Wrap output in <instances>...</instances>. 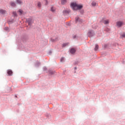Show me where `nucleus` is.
Returning <instances> with one entry per match:
<instances>
[{"mask_svg": "<svg viewBox=\"0 0 125 125\" xmlns=\"http://www.w3.org/2000/svg\"><path fill=\"white\" fill-rule=\"evenodd\" d=\"M68 44H69L68 43H63V44H62V47H65V46H67V45H68Z\"/></svg>", "mask_w": 125, "mask_h": 125, "instance_id": "dca6fc26", "label": "nucleus"}, {"mask_svg": "<svg viewBox=\"0 0 125 125\" xmlns=\"http://www.w3.org/2000/svg\"><path fill=\"white\" fill-rule=\"evenodd\" d=\"M63 60H64V58H62L61 59V62H62Z\"/></svg>", "mask_w": 125, "mask_h": 125, "instance_id": "4be33fe9", "label": "nucleus"}, {"mask_svg": "<svg viewBox=\"0 0 125 125\" xmlns=\"http://www.w3.org/2000/svg\"><path fill=\"white\" fill-rule=\"evenodd\" d=\"M94 35V34L93 33V32L92 31H90L88 33V35L89 36V37H92V36H93Z\"/></svg>", "mask_w": 125, "mask_h": 125, "instance_id": "7ed1b4c3", "label": "nucleus"}, {"mask_svg": "<svg viewBox=\"0 0 125 125\" xmlns=\"http://www.w3.org/2000/svg\"><path fill=\"white\" fill-rule=\"evenodd\" d=\"M27 22H28L29 25H31L32 24V23H33V21H32V19H29L27 20Z\"/></svg>", "mask_w": 125, "mask_h": 125, "instance_id": "0eeeda50", "label": "nucleus"}, {"mask_svg": "<svg viewBox=\"0 0 125 125\" xmlns=\"http://www.w3.org/2000/svg\"><path fill=\"white\" fill-rule=\"evenodd\" d=\"M102 23H104V24H109V20H104L102 21Z\"/></svg>", "mask_w": 125, "mask_h": 125, "instance_id": "423d86ee", "label": "nucleus"}, {"mask_svg": "<svg viewBox=\"0 0 125 125\" xmlns=\"http://www.w3.org/2000/svg\"><path fill=\"white\" fill-rule=\"evenodd\" d=\"M71 6L73 10H81L83 7V4H78L76 2L71 3Z\"/></svg>", "mask_w": 125, "mask_h": 125, "instance_id": "f257e3e1", "label": "nucleus"}, {"mask_svg": "<svg viewBox=\"0 0 125 125\" xmlns=\"http://www.w3.org/2000/svg\"><path fill=\"white\" fill-rule=\"evenodd\" d=\"M37 5L38 6V7H42V3H41V2H38Z\"/></svg>", "mask_w": 125, "mask_h": 125, "instance_id": "ddd939ff", "label": "nucleus"}, {"mask_svg": "<svg viewBox=\"0 0 125 125\" xmlns=\"http://www.w3.org/2000/svg\"><path fill=\"white\" fill-rule=\"evenodd\" d=\"M98 45H96L95 47V50L96 51V50H98Z\"/></svg>", "mask_w": 125, "mask_h": 125, "instance_id": "6ab92c4d", "label": "nucleus"}, {"mask_svg": "<svg viewBox=\"0 0 125 125\" xmlns=\"http://www.w3.org/2000/svg\"><path fill=\"white\" fill-rule=\"evenodd\" d=\"M16 2L17 3L19 4H21V3H22V1H21V0H16Z\"/></svg>", "mask_w": 125, "mask_h": 125, "instance_id": "f8f14e48", "label": "nucleus"}, {"mask_svg": "<svg viewBox=\"0 0 125 125\" xmlns=\"http://www.w3.org/2000/svg\"><path fill=\"white\" fill-rule=\"evenodd\" d=\"M44 0V1L45 2V5H47V3H48V2H47V0Z\"/></svg>", "mask_w": 125, "mask_h": 125, "instance_id": "412c9836", "label": "nucleus"}, {"mask_svg": "<svg viewBox=\"0 0 125 125\" xmlns=\"http://www.w3.org/2000/svg\"><path fill=\"white\" fill-rule=\"evenodd\" d=\"M116 25L118 27H122V26L124 25V22L121 21H117L116 22Z\"/></svg>", "mask_w": 125, "mask_h": 125, "instance_id": "f03ea898", "label": "nucleus"}, {"mask_svg": "<svg viewBox=\"0 0 125 125\" xmlns=\"http://www.w3.org/2000/svg\"><path fill=\"white\" fill-rule=\"evenodd\" d=\"M6 11L4 10L0 9V13H1L2 14H4L5 13Z\"/></svg>", "mask_w": 125, "mask_h": 125, "instance_id": "9b49d317", "label": "nucleus"}, {"mask_svg": "<svg viewBox=\"0 0 125 125\" xmlns=\"http://www.w3.org/2000/svg\"><path fill=\"white\" fill-rule=\"evenodd\" d=\"M75 52H76V49L72 48L70 49V53H71V54H74V53H75Z\"/></svg>", "mask_w": 125, "mask_h": 125, "instance_id": "20e7f679", "label": "nucleus"}, {"mask_svg": "<svg viewBox=\"0 0 125 125\" xmlns=\"http://www.w3.org/2000/svg\"><path fill=\"white\" fill-rule=\"evenodd\" d=\"M121 38H122V39H124V38H125V33H123V34H122L121 36Z\"/></svg>", "mask_w": 125, "mask_h": 125, "instance_id": "a211bd4d", "label": "nucleus"}, {"mask_svg": "<svg viewBox=\"0 0 125 125\" xmlns=\"http://www.w3.org/2000/svg\"><path fill=\"white\" fill-rule=\"evenodd\" d=\"M96 4H97V3L96 2L94 1L92 2V6H96Z\"/></svg>", "mask_w": 125, "mask_h": 125, "instance_id": "2eb2a0df", "label": "nucleus"}, {"mask_svg": "<svg viewBox=\"0 0 125 125\" xmlns=\"http://www.w3.org/2000/svg\"><path fill=\"white\" fill-rule=\"evenodd\" d=\"M62 4H66L67 3V0H61Z\"/></svg>", "mask_w": 125, "mask_h": 125, "instance_id": "6e6552de", "label": "nucleus"}, {"mask_svg": "<svg viewBox=\"0 0 125 125\" xmlns=\"http://www.w3.org/2000/svg\"><path fill=\"white\" fill-rule=\"evenodd\" d=\"M75 21L77 22H79L80 21V18L79 17H77L75 18Z\"/></svg>", "mask_w": 125, "mask_h": 125, "instance_id": "4468645a", "label": "nucleus"}, {"mask_svg": "<svg viewBox=\"0 0 125 125\" xmlns=\"http://www.w3.org/2000/svg\"><path fill=\"white\" fill-rule=\"evenodd\" d=\"M18 12L19 13L20 15H22V14H23V10L20 9Z\"/></svg>", "mask_w": 125, "mask_h": 125, "instance_id": "9d476101", "label": "nucleus"}, {"mask_svg": "<svg viewBox=\"0 0 125 125\" xmlns=\"http://www.w3.org/2000/svg\"><path fill=\"white\" fill-rule=\"evenodd\" d=\"M56 10L55 7L52 6L51 7V11H52V12H54Z\"/></svg>", "mask_w": 125, "mask_h": 125, "instance_id": "1a4fd4ad", "label": "nucleus"}, {"mask_svg": "<svg viewBox=\"0 0 125 125\" xmlns=\"http://www.w3.org/2000/svg\"><path fill=\"white\" fill-rule=\"evenodd\" d=\"M13 14L14 15V16H17V14L16 13V12H13Z\"/></svg>", "mask_w": 125, "mask_h": 125, "instance_id": "aec40b11", "label": "nucleus"}, {"mask_svg": "<svg viewBox=\"0 0 125 125\" xmlns=\"http://www.w3.org/2000/svg\"><path fill=\"white\" fill-rule=\"evenodd\" d=\"M5 29H6V30H8V27H5Z\"/></svg>", "mask_w": 125, "mask_h": 125, "instance_id": "b1692460", "label": "nucleus"}, {"mask_svg": "<svg viewBox=\"0 0 125 125\" xmlns=\"http://www.w3.org/2000/svg\"><path fill=\"white\" fill-rule=\"evenodd\" d=\"M12 73L13 72L12 70L9 69L7 70V74L9 76H12Z\"/></svg>", "mask_w": 125, "mask_h": 125, "instance_id": "39448f33", "label": "nucleus"}, {"mask_svg": "<svg viewBox=\"0 0 125 125\" xmlns=\"http://www.w3.org/2000/svg\"><path fill=\"white\" fill-rule=\"evenodd\" d=\"M11 6H16V4H15V3L12 2H11Z\"/></svg>", "mask_w": 125, "mask_h": 125, "instance_id": "f3484780", "label": "nucleus"}, {"mask_svg": "<svg viewBox=\"0 0 125 125\" xmlns=\"http://www.w3.org/2000/svg\"><path fill=\"white\" fill-rule=\"evenodd\" d=\"M67 12H68V11H67V10H64V11H63V13H64V14L67 13Z\"/></svg>", "mask_w": 125, "mask_h": 125, "instance_id": "5701e85b", "label": "nucleus"}]
</instances>
